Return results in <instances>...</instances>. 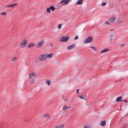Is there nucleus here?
<instances>
[{"label":"nucleus","mask_w":128,"mask_h":128,"mask_svg":"<svg viewBox=\"0 0 128 128\" xmlns=\"http://www.w3.org/2000/svg\"><path fill=\"white\" fill-rule=\"evenodd\" d=\"M54 58L53 54H41L39 56L38 60L39 62H46L48 58L50 59Z\"/></svg>","instance_id":"obj_1"},{"label":"nucleus","mask_w":128,"mask_h":128,"mask_svg":"<svg viewBox=\"0 0 128 128\" xmlns=\"http://www.w3.org/2000/svg\"><path fill=\"white\" fill-rule=\"evenodd\" d=\"M28 42V41L27 40V39H24L20 42V48H24L26 46Z\"/></svg>","instance_id":"obj_2"},{"label":"nucleus","mask_w":128,"mask_h":128,"mask_svg":"<svg viewBox=\"0 0 128 128\" xmlns=\"http://www.w3.org/2000/svg\"><path fill=\"white\" fill-rule=\"evenodd\" d=\"M92 42H94V38L92 36H88L84 40V44H91Z\"/></svg>","instance_id":"obj_3"},{"label":"nucleus","mask_w":128,"mask_h":128,"mask_svg":"<svg viewBox=\"0 0 128 128\" xmlns=\"http://www.w3.org/2000/svg\"><path fill=\"white\" fill-rule=\"evenodd\" d=\"M70 36H63L61 37V38L60 40V42H68V40H70Z\"/></svg>","instance_id":"obj_4"},{"label":"nucleus","mask_w":128,"mask_h":128,"mask_svg":"<svg viewBox=\"0 0 128 128\" xmlns=\"http://www.w3.org/2000/svg\"><path fill=\"white\" fill-rule=\"evenodd\" d=\"M50 10L52 12H54L56 10V8L53 6H51L50 7L46 8V12L48 14H50Z\"/></svg>","instance_id":"obj_5"},{"label":"nucleus","mask_w":128,"mask_h":128,"mask_svg":"<svg viewBox=\"0 0 128 128\" xmlns=\"http://www.w3.org/2000/svg\"><path fill=\"white\" fill-rule=\"evenodd\" d=\"M71 2L72 0H62L60 2V4L61 6H66L68 4Z\"/></svg>","instance_id":"obj_6"},{"label":"nucleus","mask_w":128,"mask_h":128,"mask_svg":"<svg viewBox=\"0 0 128 128\" xmlns=\"http://www.w3.org/2000/svg\"><path fill=\"white\" fill-rule=\"evenodd\" d=\"M36 76V72H31L28 75V78H34Z\"/></svg>","instance_id":"obj_7"},{"label":"nucleus","mask_w":128,"mask_h":128,"mask_svg":"<svg viewBox=\"0 0 128 128\" xmlns=\"http://www.w3.org/2000/svg\"><path fill=\"white\" fill-rule=\"evenodd\" d=\"M44 40H42L36 45V48H41V46H44Z\"/></svg>","instance_id":"obj_8"},{"label":"nucleus","mask_w":128,"mask_h":128,"mask_svg":"<svg viewBox=\"0 0 128 128\" xmlns=\"http://www.w3.org/2000/svg\"><path fill=\"white\" fill-rule=\"evenodd\" d=\"M116 20V16H112L110 18L109 21L110 22H114Z\"/></svg>","instance_id":"obj_9"},{"label":"nucleus","mask_w":128,"mask_h":128,"mask_svg":"<svg viewBox=\"0 0 128 128\" xmlns=\"http://www.w3.org/2000/svg\"><path fill=\"white\" fill-rule=\"evenodd\" d=\"M108 52H110V49L106 48L105 49H104L102 50L100 52L101 54H106Z\"/></svg>","instance_id":"obj_10"},{"label":"nucleus","mask_w":128,"mask_h":128,"mask_svg":"<svg viewBox=\"0 0 128 128\" xmlns=\"http://www.w3.org/2000/svg\"><path fill=\"white\" fill-rule=\"evenodd\" d=\"M76 48V44L68 46L67 50H72V48Z\"/></svg>","instance_id":"obj_11"},{"label":"nucleus","mask_w":128,"mask_h":128,"mask_svg":"<svg viewBox=\"0 0 128 128\" xmlns=\"http://www.w3.org/2000/svg\"><path fill=\"white\" fill-rule=\"evenodd\" d=\"M76 4V6H82V4H84V0H78Z\"/></svg>","instance_id":"obj_12"},{"label":"nucleus","mask_w":128,"mask_h":128,"mask_svg":"<svg viewBox=\"0 0 128 128\" xmlns=\"http://www.w3.org/2000/svg\"><path fill=\"white\" fill-rule=\"evenodd\" d=\"M28 80L30 84H34L36 82V80L34 78H28Z\"/></svg>","instance_id":"obj_13"},{"label":"nucleus","mask_w":128,"mask_h":128,"mask_svg":"<svg viewBox=\"0 0 128 128\" xmlns=\"http://www.w3.org/2000/svg\"><path fill=\"white\" fill-rule=\"evenodd\" d=\"M16 6H18V4L16 3V4H12L10 5L6 6V8H16Z\"/></svg>","instance_id":"obj_14"},{"label":"nucleus","mask_w":128,"mask_h":128,"mask_svg":"<svg viewBox=\"0 0 128 128\" xmlns=\"http://www.w3.org/2000/svg\"><path fill=\"white\" fill-rule=\"evenodd\" d=\"M36 46V44L34 42H32L28 44V48H34V46Z\"/></svg>","instance_id":"obj_15"},{"label":"nucleus","mask_w":128,"mask_h":128,"mask_svg":"<svg viewBox=\"0 0 128 128\" xmlns=\"http://www.w3.org/2000/svg\"><path fill=\"white\" fill-rule=\"evenodd\" d=\"M70 106L68 107V106H62V110H64V112H66V110H68V108H70Z\"/></svg>","instance_id":"obj_16"},{"label":"nucleus","mask_w":128,"mask_h":128,"mask_svg":"<svg viewBox=\"0 0 128 128\" xmlns=\"http://www.w3.org/2000/svg\"><path fill=\"white\" fill-rule=\"evenodd\" d=\"M78 97L80 98H81V100H84L86 98V95L79 96Z\"/></svg>","instance_id":"obj_17"},{"label":"nucleus","mask_w":128,"mask_h":128,"mask_svg":"<svg viewBox=\"0 0 128 128\" xmlns=\"http://www.w3.org/2000/svg\"><path fill=\"white\" fill-rule=\"evenodd\" d=\"M116 101L117 102H122V96L118 97L116 98Z\"/></svg>","instance_id":"obj_18"},{"label":"nucleus","mask_w":128,"mask_h":128,"mask_svg":"<svg viewBox=\"0 0 128 128\" xmlns=\"http://www.w3.org/2000/svg\"><path fill=\"white\" fill-rule=\"evenodd\" d=\"M46 82L47 86H50V84H52V81L50 80H46Z\"/></svg>","instance_id":"obj_19"},{"label":"nucleus","mask_w":128,"mask_h":128,"mask_svg":"<svg viewBox=\"0 0 128 128\" xmlns=\"http://www.w3.org/2000/svg\"><path fill=\"white\" fill-rule=\"evenodd\" d=\"M106 124V121H102L100 122V126H104Z\"/></svg>","instance_id":"obj_20"},{"label":"nucleus","mask_w":128,"mask_h":128,"mask_svg":"<svg viewBox=\"0 0 128 128\" xmlns=\"http://www.w3.org/2000/svg\"><path fill=\"white\" fill-rule=\"evenodd\" d=\"M64 124H61L56 126V128H64Z\"/></svg>","instance_id":"obj_21"},{"label":"nucleus","mask_w":128,"mask_h":128,"mask_svg":"<svg viewBox=\"0 0 128 128\" xmlns=\"http://www.w3.org/2000/svg\"><path fill=\"white\" fill-rule=\"evenodd\" d=\"M90 48H91V50H92L94 52H96V48L95 46H90Z\"/></svg>","instance_id":"obj_22"},{"label":"nucleus","mask_w":128,"mask_h":128,"mask_svg":"<svg viewBox=\"0 0 128 128\" xmlns=\"http://www.w3.org/2000/svg\"><path fill=\"white\" fill-rule=\"evenodd\" d=\"M18 60V57L14 56L12 58L11 61L14 62H16V60Z\"/></svg>","instance_id":"obj_23"},{"label":"nucleus","mask_w":128,"mask_h":128,"mask_svg":"<svg viewBox=\"0 0 128 128\" xmlns=\"http://www.w3.org/2000/svg\"><path fill=\"white\" fill-rule=\"evenodd\" d=\"M0 14L2 16H6L8 14V13H6V12H3L0 13Z\"/></svg>","instance_id":"obj_24"},{"label":"nucleus","mask_w":128,"mask_h":128,"mask_svg":"<svg viewBox=\"0 0 128 128\" xmlns=\"http://www.w3.org/2000/svg\"><path fill=\"white\" fill-rule=\"evenodd\" d=\"M122 22H124V20L122 19H119L118 20V24H122Z\"/></svg>","instance_id":"obj_25"},{"label":"nucleus","mask_w":128,"mask_h":128,"mask_svg":"<svg viewBox=\"0 0 128 128\" xmlns=\"http://www.w3.org/2000/svg\"><path fill=\"white\" fill-rule=\"evenodd\" d=\"M43 116L44 118H50V115H48V114H43Z\"/></svg>","instance_id":"obj_26"},{"label":"nucleus","mask_w":128,"mask_h":128,"mask_svg":"<svg viewBox=\"0 0 128 128\" xmlns=\"http://www.w3.org/2000/svg\"><path fill=\"white\" fill-rule=\"evenodd\" d=\"M104 24L105 26H110V23L108 22H106Z\"/></svg>","instance_id":"obj_27"},{"label":"nucleus","mask_w":128,"mask_h":128,"mask_svg":"<svg viewBox=\"0 0 128 128\" xmlns=\"http://www.w3.org/2000/svg\"><path fill=\"white\" fill-rule=\"evenodd\" d=\"M102 6H106V2H102L101 4Z\"/></svg>","instance_id":"obj_28"},{"label":"nucleus","mask_w":128,"mask_h":128,"mask_svg":"<svg viewBox=\"0 0 128 128\" xmlns=\"http://www.w3.org/2000/svg\"><path fill=\"white\" fill-rule=\"evenodd\" d=\"M62 24H59L58 26V28L60 30L62 28Z\"/></svg>","instance_id":"obj_29"},{"label":"nucleus","mask_w":128,"mask_h":128,"mask_svg":"<svg viewBox=\"0 0 128 128\" xmlns=\"http://www.w3.org/2000/svg\"><path fill=\"white\" fill-rule=\"evenodd\" d=\"M84 128H92V127L90 126H84Z\"/></svg>","instance_id":"obj_30"},{"label":"nucleus","mask_w":128,"mask_h":128,"mask_svg":"<svg viewBox=\"0 0 128 128\" xmlns=\"http://www.w3.org/2000/svg\"><path fill=\"white\" fill-rule=\"evenodd\" d=\"M74 40H78V36H76L74 38Z\"/></svg>","instance_id":"obj_31"},{"label":"nucleus","mask_w":128,"mask_h":128,"mask_svg":"<svg viewBox=\"0 0 128 128\" xmlns=\"http://www.w3.org/2000/svg\"><path fill=\"white\" fill-rule=\"evenodd\" d=\"M79 92H80V90L77 89V90H76V92H77L78 94Z\"/></svg>","instance_id":"obj_32"},{"label":"nucleus","mask_w":128,"mask_h":128,"mask_svg":"<svg viewBox=\"0 0 128 128\" xmlns=\"http://www.w3.org/2000/svg\"><path fill=\"white\" fill-rule=\"evenodd\" d=\"M124 102H126V104L128 102V100H124Z\"/></svg>","instance_id":"obj_33"},{"label":"nucleus","mask_w":128,"mask_h":128,"mask_svg":"<svg viewBox=\"0 0 128 128\" xmlns=\"http://www.w3.org/2000/svg\"><path fill=\"white\" fill-rule=\"evenodd\" d=\"M114 36V35L113 34H111V35H110V36Z\"/></svg>","instance_id":"obj_34"},{"label":"nucleus","mask_w":128,"mask_h":128,"mask_svg":"<svg viewBox=\"0 0 128 128\" xmlns=\"http://www.w3.org/2000/svg\"><path fill=\"white\" fill-rule=\"evenodd\" d=\"M122 46H124V44H122Z\"/></svg>","instance_id":"obj_35"}]
</instances>
